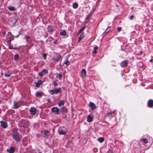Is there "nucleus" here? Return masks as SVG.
I'll use <instances>...</instances> for the list:
<instances>
[{
    "instance_id": "f257e3e1",
    "label": "nucleus",
    "mask_w": 153,
    "mask_h": 153,
    "mask_svg": "<svg viewBox=\"0 0 153 153\" xmlns=\"http://www.w3.org/2000/svg\"><path fill=\"white\" fill-rule=\"evenodd\" d=\"M13 138L16 141L19 142L20 141L22 136L19 134L17 129L14 128L13 130L12 134Z\"/></svg>"
},
{
    "instance_id": "f03ea898",
    "label": "nucleus",
    "mask_w": 153,
    "mask_h": 153,
    "mask_svg": "<svg viewBox=\"0 0 153 153\" xmlns=\"http://www.w3.org/2000/svg\"><path fill=\"white\" fill-rule=\"evenodd\" d=\"M61 92V89L60 88L54 89L53 90H51L49 91V93L51 95H53L54 94H57Z\"/></svg>"
},
{
    "instance_id": "7ed1b4c3",
    "label": "nucleus",
    "mask_w": 153,
    "mask_h": 153,
    "mask_svg": "<svg viewBox=\"0 0 153 153\" xmlns=\"http://www.w3.org/2000/svg\"><path fill=\"white\" fill-rule=\"evenodd\" d=\"M21 126L24 127H27L29 125V122L27 120H22L21 122Z\"/></svg>"
},
{
    "instance_id": "20e7f679",
    "label": "nucleus",
    "mask_w": 153,
    "mask_h": 153,
    "mask_svg": "<svg viewBox=\"0 0 153 153\" xmlns=\"http://www.w3.org/2000/svg\"><path fill=\"white\" fill-rule=\"evenodd\" d=\"M51 110L52 112L55 113L56 114H58L59 113V109L57 107H53L51 108Z\"/></svg>"
},
{
    "instance_id": "39448f33",
    "label": "nucleus",
    "mask_w": 153,
    "mask_h": 153,
    "mask_svg": "<svg viewBox=\"0 0 153 153\" xmlns=\"http://www.w3.org/2000/svg\"><path fill=\"white\" fill-rule=\"evenodd\" d=\"M61 57V56H60L58 54H56L54 55V57L53 59L54 60V61L58 62V61H59L60 60Z\"/></svg>"
},
{
    "instance_id": "423d86ee",
    "label": "nucleus",
    "mask_w": 153,
    "mask_h": 153,
    "mask_svg": "<svg viewBox=\"0 0 153 153\" xmlns=\"http://www.w3.org/2000/svg\"><path fill=\"white\" fill-rule=\"evenodd\" d=\"M128 61L127 60H125L122 62L120 64L121 66L122 67H125L127 66Z\"/></svg>"
},
{
    "instance_id": "0eeeda50",
    "label": "nucleus",
    "mask_w": 153,
    "mask_h": 153,
    "mask_svg": "<svg viewBox=\"0 0 153 153\" xmlns=\"http://www.w3.org/2000/svg\"><path fill=\"white\" fill-rule=\"evenodd\" d=\"M147 105L150 108L153 107V100H149L148 102Z\"/></svg>"
},
{
    "instance_id": "6e6552de",
    "label": "nucleus",
    "mask_w": 153,
    "mask_h": 153,
    "mask_svg": "<svg viewBox=\"0 0 153 153\" xmlns=\"http://www.w3.org/2000/svg\"><path fill=\"white\" fill-rule=\"evenodd\" d=\"M7 151L9 153H13L15 151V149L14 147H11L9 149H7Z\"/></svg>"
},
{
    "instance_id": "1a4fd4ad",
    "label": "nucleus",
    "mask_w": 153,
    "mask_h": 153,
    "mask_svg": "<svg viewBox=\"0 0 153 153\" xmlns=\"http://www.w3.org/2000/svg\"><path fill=\"white\" fill-rule=\"evenodd\" d=\"M1 123V126L3 127L4 128H5L7 127V125L6 122L4 121H1L0 122Z\"/></svg>"
},
{
    "instance_id": "9d476101",
    "label": "nucleus",
    "mask_w": 153,
    "mask_h": 153,
    "mask_svg": "<svg viewBox=\"0 0 153 153\" xmlns=\"http://www.w3.org/2000/svg\"><path fill=\"white\" fill-rule=\"evenodd\" d=\"M86 71L85 69H83L81 72V76L83 78H84L86 76Z\"/></svg>"
},
{
    "instance_id": "9b49d317",
    "label": "nucleus",
    "mask_w": 153,
    "mask_h": 153,
    "mask_svg": "<svg viewBox=\"0 0 153 153\" xmlns=\"http://www.w3.org/2000/svg\"><path fill=\"white\" fill-rule=\"evenodd\" d=\"M30 111L32 114H35L36 112V110L35 108H30Z\"/></svg>"
},
{
    "instance_id": "f8f14e48",
    "label": "nucleus",
    "mask_w": 153,
    "mask_h": 153,
    "mask_svg": "<svg viewBox=\"0 0 153 153\" xmlns=\"http://www.w3.org/2000/svg\"><path fill=\"white\" fill-rule=\"evenodd\" d=\"M89 105L92 110H94L96 108L95 104L93 103L90 102L89 103Z\"/></svg>"
},
{
    "instance_id": "ddd939ff",
    "label": "nucleus",
    "mask_w": 153,
    "mask_h": 153,
    "mask_svg": "<svg viewBox=\"0 0 153 153\" xmlns=\"http://www.w3.org/2000/svg\"><path fill=\"white\" fill-rule=\"evenodd\" d=\"M43 93L39 91H37L36 93V96L38 97H41Z\"/></svg>"
},
{
    "instance_id": "4468645a",
    "label": "nucleus",
    "mask_w": 153,
    "mask_h": 153,
    "mask_svg": "<svg viewBox=\"0 0 153 153\" xmlns=\"http://www.w3.org/2000/svg\"><path fill=\"white\" fill-rule=\"evenodd\" d=\"M92 118L89 115H88L87 116V121L88 122H90L92 121Z\"/></svg>"
},
{
    "instance_id": "2eb2a0df",
    "label": "nucleus",
    "mask_w": 153,
    "mask_h": 153,
    "mask_svg": "<svg viewBox=\"0 0 153 153\" xmlns=\"http://www.w3.org/2000/svg\"><path fill=\"white\" fill-rule=\"evenodd\" d=\"M60 111L62 112H66L68 111V110L66 107H64L61 109Z\"/></svg>"
},
{
    "instance_id": "dca6fc26",
    "label": "nucleus",
    "mask_w": 153,
    "mask_h": 153,
    "mask_svg": "<svg viewBox=\"0 0 153 153\" xmlns=\"http://www.w3.org/2000/svg\"><path fill=\"white\" fill-rule=\"evenodd\" d=\"M19 105L18 103L15 102H14V108H19Z\"/></svg>"
},
{
    "instance_id": "f3484780",
    "label": "nucleus",
    "mask_w": 153,
    "mask_h": 153,
    "mask_svg": "<svg viewBox=\"0 0 153 153\" xmlns=\"http://www.w3.org/2000/svg\"><path fill=\"white\" fill-rule=\"evenodd\" d=\"M65 103V102L64 100H61L60 102H58V104L59 106H61L62 105H64Z\"/></svg>"
},
{
    "instance_id": "a211bd4d",
    "label": "nucleus",
    "mask_w": 153,
    "mask_h": 153,
    "mask_svg": "<svg viewBox=\"0 0 153 153\" xmlns=\"http://www.w3.org/2000/svg\"><path fill=\"white\" fill-rule=\"evenodd\" d=\"M60 34L61 35L65 36L66 34V32L65 30H63L60 32Z\"/></svg>"
},
{
    "instance_id": "6ab92c4d",
    "label": "nucleus",
    "mask_w": 153,
    "mask_h": 153,
    "mask_svg": "<svg viewBox=\"0 0 153 153\" xmlns=\"http://www.w3.org/2000/svg\"><path fill=\"white\" fill-rule=\"evenodd\" d=\"M98 141L100 143L102 142L104 140V139L102 137H100L98 138Z\"/></svg>"
},
{
    "instance_id": "aec40b11",
    "label": "nucleus",
    "mask_w": 153,
    "mask_h": 153,
    "mask_svg": "<svg viewBox=\"0 0 153 153\" xmlns=\"http://www.w3.org/2000/svg\"><path fill=\"white\" fill-rule=\"evenodd\" d=\"M59 134L63 135L66 133V132L62 130H60L59 131Z\"/></svg>"
},
{
    "instance_id": "412c9836",
    "label": "nucleus",
    "mask_w": 153,
    "mask_h": 153,
    "mask_svg": "<svg viewBox=\"0 0 153 153\" xmlns=\"http://www.w3.org/2000/svg\"><path fill=\"white\" fill-rule=\"evenodd\" d=\"M84 37V34L82 33L81 34L79 37V38L78 39V41L79 42Z\"/></svg>"
},
{
    "instance_id": "4be33fe9",
    "label": "nucleus",
    "mask_w": 153,
    "mask_h": 153,
    "mask_svg": "<svg viewBox=\"0 0 153 153\" xmlns=\"http://www.w3.org/2000/svg\"><path fill=\"white\" fill-rule=\"evenodd\" d=\"M78 5L77 3H74L73 4L72 6L73 8L74 9L78 7Z\"/></svg>"
},
{
    "instance_id": "5701e85b",
    "label": "nucleus",
    "mask_w": 153,
    "mask_h": 153,
    "mask_svg": "<svg viewBox=\"0 0 153 153\" xmlns=\"http://www.w3.org/2000/svg\"><path fill=\"white\" fill-rule=\"evenodd\" d=\"M8 9L10 11H14L15 10V8L14 7L11 6H9L8 7Z\"/></svg>"
},
{
    "instance_id": "b1692460",
    "label": "nucleus",
    "mask_w": 153,
    "mask_h": 153,
    "mask_svg": "<svg viewBox=\"0 0 153 153\" xmlns=\"http://www.w3.org/2000/svg\"><path fill=\"white\" fill-rule=\"evenodd\" d=\"M142 140L145 143H146L148 142V140L146 138H143L141 140V141Z\"/></svg>"
},
{
    "instance_id": "393cba45",
    "label": "nucleus",
    "mask_w": 153,
    "mask_h": 153,
    "mask_svg": "<svg viewBox=\"0 0 153 153\" xmlns=\"http://www.w3.org/2000/svg\"><path fill=\"white\" fill-rule=\"evenodd\" d=\"M85 28V26H83L82 27V28L79 30L78 32V34H80L82 31Z\"/></svg>"
},
{
    "instance_id": "a878e982",
    "label": "nucleus",
    "mask_w": 153,
    "mask_h": 153,
    "mask_svg": "<svg viewBox=\"0 0 153 153\" xmlns=\"http://www.w3.org/2000/svg\"><path fill=\"white\" fill-rule=\"evenodd\" d=\"M48 31L50 33H51L53 31V30L52 28L50 26H48Z\"/></svg>"
},
{
    "instance_id": "bb28decb",
    "label": "nucleus",
    "mask_w": 153,
    "mask_h": 153,
    "mask_svg": "<svg viewBox=\"0 0 153 153\" xmlns=\"http://www.w3.org/2000/svg\"><path fill=\"white\" fill-rule=\"evenodd\" d=\"M19 58V55L16 54L14 56V60L16 61Z\"/></svg>"
},
{
    "instance_id": "cd10ccee",
    "label": "nucleus",
    "mask_w": 153,
    "mask_h": 153,
    "mask_svg": "<svg viewBox=\"0 0 153 153\" xmlns=\"http://www.w3.org/2000/svg\"><path fill=\"white\" fill-rule=\"evenodd\" d=\"M44 133L45 135L48 136L49 135V133L47 130H45L44 131Z\"/></svg>"
},
{
    "instance_id": "c85d7f7f",
    "label": "nucleus",
    "mask_w": 153,
    "mask_h": 153,
    "mask_svg": "<svg viewBox=\"0 0 153 153\" xmlns=\"http://www.w3.org/2000/svg\"><path fill=\"white\" fill-rule=\"evenodd\" d=\"M111 29V28L110 27H108L105 30V33H107L108 32L110 31Z\"/></svg>"
},
{
    "instance_id": "c756f323",
    "label": "nucleus",
    "mask_w": 153,
    "mask_h": 153,
    "mask_svg": "<svg viewBox=\"0 0 153 153\" xmlns=\"http://www.w3.org/2000/svg\"><path fill=\"white\" fill-rule=\"evenodd\" d=\"M69 62L68 60L65 61L64 63L67 66L68 65H69Z\"/></svg>"
},
{
    "instance_id": "7c9ffc66",
    "label": "nucleus",
    "mask_w": 153,
    "mask_h": 153,
    "mask_svg": "<svg viewBox=\"0 0 153 153\" xmlns=\"http://www.w3.org/2000/svg\"><path fill=\"white\" fill-rule=\"evenodd\" d=\"M62 76V75L61 74H57L56 75V77H59V78H61Z\"/></svg>"
},
{
    "instance_id": "2f4dec72",
    "label": "nucleus",
    "mask_w": 153,
    "mask_h": 153,
    "mask_svg": "<svg viewBox=\"0 0 153 153\" xmlns=\"http://www.w3.org/2000/svg\"><path fill=\"white\" fill-rule=\"evenodd\" d=\"M42 72L43 73H48V71L45 69H44L42 70Z\"/></svg>"
},
{
    "instance_id": "473e14b6",
    "label": "nucleus",
    "mask_w": 153,
    "mask_h": 153,
    "mask_svg": "<svg viewBox=\"0 0 153 153\" xmlns=\"http://www.w3.org/2000/svg\"><path fill=\"white\" fill-rule=\"evenodd\" d=\"M47 56V54L46 53H43L42 54V56H43L44 58L45 59H46Z\"/></svg>"
},
{
    "instance_id": "72a5a7b5",
    "label": "nucleus",
    "mask_w": 153,
    "mask_h": 153,
    "mask_svg": "<svg viewBox=\"0 0 153 153\" xmlns=\"http://www.w3.org/2000/svg\"><path fill=\"white\" fill-rule=\"evenodd\" d=\"M91 13L88 14L86 16V19L87 20L88 19H89V18L91 17Z\"/></svg>"
},
{
    "instance_id": "f704fd0d",
    "label": "nucleus",
    "mask_w": 153,
    "mask_h": 153,
    "mask_svg": "<svg viewBox=\"0 0 153 153\" xmlns=\"http://www.w3.org/2000/svg\"><path fill=\"white\" fill-rule=\"evenodd\" d=\"M37 83H38L39 84V85H40V84H42L43 83V82L41 80H39L38 81Z\"/></svg>"
},
{
    "instance_id": "c9c22d12",
    "label": "nucleus",
    "mask_w": 153,
    "mask_h": 153,
    "mask_svg": "<svg viewBox=\"0 0 153 153\" xmlns=\"http://www.w3.org/2000/svg\"><path fill=\"white\" fill-rule=\"evenodd\" d=\"M43 73L42 72V71L39 73V75L40 76H43Z\"/></svg>"
},
{
    "instance_id": "e433bc0d",
    "label": "nucleus",
    "mask_w": 153,
    "mask_h": 153,
    "mask_svg": "<svg viewBox=\"0 0 153 153\" xmlns=\"http://www.w3.org/2000/svg\"><path fill=\"white\" fill-rule=\"evenodd\" d=\"M112 114L111 113H109L107 114V116L108 117H110L112 116Z\"/></svg>"
},
{
    "instance_id": "4c0bfd02",
    "label": "nucleus",
    "mask_w": 153,
    "mask_h": 153,
    "mask_svg": "<svg viewBox=\"0 0 153 153\" xmlns=\"http://www.w3.org/2000/svg\"><path fill=\"white\" fill-rule=\"evenodd\" d=\"M4 75L6 77H9L10 76V74H7L6 73L4 74Z\"/></svg>"
},
{
    "instance_id": "58836bf2",
    "label": "nucleus",
    "mask_w": 153,
    "mask_h": 153,
    "mask_svg": "<svg viewBox=\"0 0 153 153\" xmlns=\"http://www.w3.org/2000/svg\"><path fill=\"white\" fill-rule=\"evenodd\" d=\"M122 28L121 27H119L117 28V30L118 32H120Z\"/></svg>"
},
{
    "instance_id": "ea45409f",
    "label": "nucleus",
    "mask_w": 153,
    "mask_h": 153,
    "mask_svg": "<svg viewBox=\"0 0 153 153\" xmlns=\"http://www.w3.org/2000/svg\"><path fill=\"white\" fill-rule=\"evenodd\" d=\"M30 38L28 35H26L25 36V39H30Z\"/></svg>"
},
{
    "instance_id": "a19ab883",
    "label": "nucleus",
    "mask_w": 153,
    "mask_h": 153,
    "mask_svg": "<svg viewBox=\"0 0 153 153\" xmlns=\"http://www.w3.org/2000/svg\"><path fill=\"white\" fill-rule=\"evenodd\" d=\"M35 83L36 84L35 86L36 87H39V86L40 85H39V84L38 83H37V82H35Z\"/></svg>"
},
{
    "instance_id": "79ce46f5",
    "label": "nucleus",
    "mask_w": 153,
    "mask_h": 153,
    "mask_svg": "<svg viewBox=\"0 0 153 153\" xmlns=\"http://www.w3.org/2000/svg\"><path fill=\"white\" fill-rule=\"evenodd\" d=\"M93 53H95V54L96 53H97V51H96V50H94L93 49Z\"/></svg>"
},
{
    "instance_id": "37998d69",
    "label": "nucleus",
    "mask_w": 153,
    "mask_h": 153,
    "mask_svg": "<svg viewBox=\"0 0 153 153\" xmlns=\"http://www.w3.org/2000/svg\"><path fill=\"white\" fill-rule=\"evenodd\" d=\"M134 17V16L133 15H131L130 16V19H132Z\"/></svg>"
},
{
    "instance_id": "c03bdc74",
    "label": "nucleus",
    "mask_w": 153,
    "mask_h": 153,
    "mask_svg": "<svg viewBox=\"0 0 153 153\" xmlns=\"http://www.w3.org/2000/svg\"><path fill=\"white\" fill-rule=\"evenodd\" d=\"M53 85L54 86H56L57 85V83L56 82H54L53 83Z\"/></svg>"
},
{
    "instance_id": "a18cd8bd",
    "label": "nucleus",
    "mask_w": 153,
    "mask_h": 153,
    "mask_svg": "<svg viewBox=\"0 0 153 153\" xmlns=\"http://www.w3.org/2000/svg\"><path fill=\"white\" fill-rule=\"evenodd\" d=\"M98 47L96 46V47H95L94 48V50H96L97 49H98Z\"/></svg>"
},
{
    "instance_id": "49530a36",
    "label": "nucleus",
    "mask_w": 153,
    "mask_h": 153,
    "mask_svg": "<svg viewBox=\"0 0 153 153\" xmlns=\"http://www.w3.org/2000/svg\"><path fill=\"white\" fill-rule=\"evenodd\" d=\"M13 19L14 20L15 22H14V23H16V22L17 21V20H16V19Z\"/></svg>"
},
{
    "instance_id": "de8ad7c7",
    "label": "nucleus",
    "mask_w": 153,
    "mask_h": 153,
    "mask_svg": "<svg viewBox=\"0 0 153 153\" xmlns=\"http://www.w3.org/2000/svg\"><path fill=\"white\" fill-rule=\"evenodd\" d=\"M107 153H112V152L111 150H109Z\"/></svg>"
},
{
    "instance_id": "09e8293b",
    "label": "nucleus",
    "mask_w": 153,
    "mask_h": 153,
    "mask_svg": "<svg viewBox=\"0 0 153 153\" xmlns=\"http://www.w3.org/2000/svg\"><path fill=\"white\" fill-rule=\"evenodd\" d=\"M107 153H112V152L111 150H109Z\"/></svg>"
},
{
    "instance_id": "8fccbe9b",
    "label": "nucleus",
    "mask_w": 153,
    "mask_h": 153,
    "mask_svg": "<svg viewBox=\"0 0 153 153\" xmlns=\"http://www.w3.org/2000/svg\"><path fill=\"white\" fill-rule=\"evenodd\" d=\"M19 36V35H18L17 36H16L15 37H16V38H17V37H18Z\"/></svg>"
},
{
    "instance_id": "3c124183",
    "label": "nucleus",
    "mask_w": 153,
    "mask_h": 153,
    "mask_svg": "<svg viewBox=\"0 0 153 153\" xmlns=\"http://www.w3.org/2000/svg\"><path fill=\"white\" fill-rule=\"evenodd\" d=\"M5 34H6V33L5 32H3V35H4Z\"/></svg>"
},
{
    "instance_id": "603ef678",
    "label": "nucleus",
    "mask_w": 153,
    "mask_h": 153,
    "mask_svg": "<svg viewBox=\"0 0 153 153\" xmlns=\"http://www.w3.org/2000/svg\"><path fill=\"white\" fill-rule=\"evenodd\" d=\"M150 62H152V59H151L150 60Z\"/></svg>"
},
{
    "instance_id": "864d4df0",
    "label": "nucleus",
    "mask_w": 153,
    "mask_h": 153,
    "mask_svg": "<svg viewBox=\"0 0 153 153\" xmlns=\"http://www.w3.org/2000/svg\"><path fill=\"white\" fill-rule=\"evenodd\" d=\"M56 43H57V42H56H56H54V43L55 44H56Z\"/></svg>"
},
{
    "instance_id": "5fc2aeb1",
    "label": "nucleus",
    "mask_w": 153,
    "mask_h": 153,
    "mask_svg": "<svg viewBox=\"0 0 153 153\" xmlns=\"http://www.w3.org/2000/svg\"><path fill=\"white\" fill-rule=\"evenodd\" d=\"M9 48L10 49H12V48H11V47H9Z\"/></svg>"
},
{
    "instance_id": "6e6d98bb",
    "label": "nucleus",
    "mask_w": 153,
    "mask_h": 153,
    "mask_svg": "<svg viewBox=\"0 0 153 153\" xmlns=\"http://www.w3.org/2000/svg\"><path fill=\"white\" fill-rule=\"evenodd\" d=\"M9 48L10 49H12V48H11V47H9Z\"/></svg>"
},
{
    "instance_id": "4d7b16f0",
    "label": "nucleus",
    "mask_w": 153,
    "mask_h": 153,
    "mask_svg": "<svg viewBox=\"0 0 153 153\" xmlns=\"http://www.w3.org/2000/svg\"><path fill=\"white\" fill-rule=\"evenodd\" d=\"M48 101L49 102V101H50V100H48Z\"/></svg>"
},
{
    "instance_id": "13d9d810",
    "label": "nucleus",
    "mask_w": 153,
    "mask_h": 153,
    "mask_svg": "<svg viewBox=\"0 0 153 153\" xmlns=\"http://www.w3.org/2000/svg\"><path fill=\"white\" fill-rule=\"evenodd\" d=\"M39 153H42V152H39Z\"/></svg>"
}]
</instances>
